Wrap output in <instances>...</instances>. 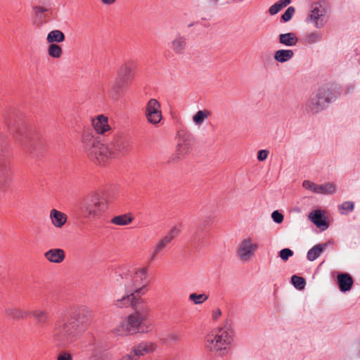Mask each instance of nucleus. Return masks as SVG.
I'll list each match as a JSON object with an SVG mask.
<instances>
[{"instance_id":"nucleus-20","label":"nucleus","mask_w":360,"mask_h":360,"mask_svg":"<svg viewBox=\"0 0 360 360\" xmlns=\"http://www.w3.org/2000/svg\"><path fill=\"white\" fill-rule=\"evenodd\" d=\"M337 281L341 292H348L352 287L353 279L349 274L341 273L338 274Z\"/></svg>"},{"instance_id":"nucleus-31","label":"nucleus","mask_w":360,"mask_h":360,"mask_svg":"<svg viewBox=\"0 0 360 360\" xmlns=\"http://www.w3.org/2000/svg\"><path fill=\"white\" fill-rule=\"evenodd\" d=\"M291 2V0H279L276 2L274 5H272L269 9V12L270 15H274L277 14L279 11H281L283 8L286 7Z\"/></svg>"},{"instance_id":"nucleus-16","label":"nucleus","mask_w":360,"mask_h":360,"mask_svg":"<svg viewBox=\"0 0 360 360\" xmlns=\"http://www.w3.org/2000/svg\"><path fill=\"white\" fill-rule=\"evenodd\" d=\"M92 126L98 134H104L111 130L108 118L104 115H99L91 119Z\"/></svg>"},{"instance_id":"nucleus-48","label":"nucleus","mask_w":360,"mask_h":360,"mask_svg":"<svg viewBox=\"0 0 360 360\" xmlns=\"http://www.w3.org/2000/svg\"><path fill=\"white\" fill-rule=\"evenodd\" d=\"M33 10L36 15H41L47 11L46 8L41 6H35Z\"/></svg>"},{"instance_id":"nucleus-28","label":"nucleus","mask_w":360,"mask_h":360,"mask_svg":"<svg viewBox=\"0 0 360 360\" xmlns=\"http://www.w3.org/2000/svg\"><path fill=\"white\" fill-rule=\"evenodd\" d=\"M337 191L336 184L334 183H328L326 184H318L316 194L333 195Z\"/></svg>"},{"instance_id":"nucleus-34","label":"nucleus","mask_w":360,"mask_h":360,"mask_svg":"<svg viewBox=\"0 0 360 360\" xmlns=\"http://www.w3.org/2000/svg\"><path fill=\"white\" fill-rule=\"evenodd\" d=\"M167 248V245L166 244H165V243L163 241H162V240H159L157 243L155 244V245L154 246V248L150 255V261H153L155 259V257H157V255H158L159 254H160L162 252H163L165 250H166Z\"/></svg>"},{"instance_id":"nucleus-3","label":"nucleus","mask_w":360,"mask_h":360,"mask_svg":"<svg viewBox=\"0 0 360 360\" xmlns=\"http://www.w3.org/2000/svg\"><path fill=\"white\" fill-rule=\"evenodd\" d=\"M233 340V332L231 327L225 325L213 330L205 340V347L216 356L223 357L229 351Z\"/></svg>"},{"instance_id":"nucleus-14","label":"nucleus","mask_w":360,"mask_h":360,"mask_svg":"<svg viewBox=\"0 0 360 360\" xmlns=\"http://www.w3.org/2000/svg\"><path fill=\"white\" fill-rule=\"evenodd\" d=\"M117 77L122 84H128L134 77V68L129 62L123 63L119 68Z\"/></svg>"},{"instance_id":"nucleus-25","label":"nucleus","mask_w":360,"mask_h":360,"mask_svg":"<svg viewBox=\"0 0 360 360\" xmlns=\"http://www.w3.org/2000/svg\"><path fill=\"white\" fill-rule=\"evenodd\" d=\"M134 220V217L130 213H125L123 214L114 217L110 222L117 226H127L130 224Z\"/></svg>"},{"instance_id":"nucleus-41","label":"nucleus","mask_w":360,"mask_h":360,"mask_svg":"<svg viewBox=\"0 0 360 360\" xmlns=\"http://www.w3.org/2000/svg\"><path fill=\"white\" fill-rule=\"evenodd\" d=\"M293 255V252L292 250H291L289 248H284V249H282L280 252H279V256L283 260V261H286L289 259V257H290L291 256Z\"/></svg>"},{"instance_id":"nucleus-33","label":"nucleus","mask_w":360,"mask_h":360,"mask_svg":"<svg viewBox=\"0 0 360 360\" xmlns=\"http://www.w3.org/2000/svg\"><path fill=\"white\" fill-rule=\"evenodd\" d=\"M210 115V112L208 110H198L193 117V121L195 124L201 125L205 119Z\"/></svg>"},{"instance_id":"nucleus-9","label":"nucleus","mask_w":360,"mask_h":360,"mask_svg":"<svg viewBox=\"0 0 360 360\" xmlns=\"http://www.w3.org/2000/svg\"><path fill=\"white\" fill-rule=\"evenodd\" d=\"M259 245L250 236L242 238L238 245L236 254L242 262H249L255 256Z\"/></svg>"},{"instance_id":"nucleus-13","label":"nucleus","mask_w":360,"mask_h":360,"mask_svg":"<svg viewBox=\"0 0 360 360\" xmlns=\"http://www.w3.org/2000/svg\"><path fill=\"white\" fill-rule=\"evenodd\" d=\"M158 349V345L152 341H141L131 348V353L136 360L146 355L155 352Z\"/></svg>"},{"instance_id":"nucleus-26","label":"nucleus","mask_w":360,"mask_h":360,"mask_svg":"<svg viewBox=\"0 0 360 360\" xmlns=\"http://www.w3.org/2000/svg\"><path fill=\"white\" fill-rule=\"evenodd\" d=\"M65 39L63 32L59 30H54L48 33L46 37L47 43L56 44L64 41Z\"/></svg>"},{"instance_id":"nucleus-45","label":"nucleus","mask_w":360,"mask_h":360,"mask_svg":"<svg viewBox=\"0 0 360 360\" xmlns=\"http://www.w3.org/2000/svg\"><path fill=\"white\" fill-rule=\"evenodd\" d=\"M181 227L179 226H173L170 231L168 232V233L174 238L177 236H179L181 233Z\"/></svg>"},{"instance_id":"nucleus-22","label":"nucleus","mask_w":360,"mask_h":360,"mask_svg":"<svg viewBox=\"0 0 360 360\" xmlns=\"http://www.w3.org/2000/svg\"><path fill=\"white\" fill-rule=\"evenodd\" d=\"M278 41L285 46H294L297 44L298 38L294 32H288L279 34Z\"/></svg>"},{"instance_id":"nucleus-1","label":"nucleus","mask_w":360,"mask_h":360,"mask_svg":"<svg viewBox=\"0 0 360 360\" xmlns=\"http://www.w3.org/2000/svg\"><path fill=\"white\" fill-rule=\"evenodd\" d=\"M82 148L89 158L95 163L103 165L109 160L119 158L128 154L131 145L130 141L117 136L108 143H101L93 131L86 130L82 136Z\"/></svg>"},{"instance_id":"nucleus-7","label":"nucleus","mask_w":360,"mask_h":360,"mask_svg":"<svg viewBox=\"0 0 360 360\" xmlns=\"http://www.w3.org/2000/svg\"><path fill=\"white\" fill-rule=\"evenodd\" d=\"M329 19V9L321 2H314L310 6L306 22L316 29H321L328 24Z\"/></svg>"},{"instance_id":"nucleus-32","label":"nucleus","mask_w":360,"mask_h":360,"mask_svg":"<svg viewBox=\"0 0 360 360\" xmlns=\"http://www.w3.org/2000/svg\"><path fill=\"white\" fill-rule=\"evenodd\" d=\"M354 202L352 201H345L338 205V210L342 215H347L354 211Z\"/></svg>"},{"instance_id":"nucleus-21","label":"nucleus","mask_w":360,"mask_h":360,"mask_svg":"<svg viewBox=\"0 0 360 360\" xmlns=\"http://www.w3.org/2000/svg\"><path fill=\"white\" fill-rule=\"evenodd\" d=\"M309 219L318 227L323 231L328 229V225L323 218V214L321 210H316L309 214Z\"/></svg>"},{"instance_id":"nucleus-5","label":"nucleus","mask_w":360,"mask_h":360,"mask_svg":"<svg viewBox=\"0 0 360 360\" xmlns=\"http://www.w3.org/2000/svg\"><path fill=\"white\" fill-rule=\"evenodd\" d=\"M331 84H326L314 91L306 103L307 110L312 113H318L326 109L338 96Z\"/></svg>"},{"instance_id":"nucleus-8","label":"nucleus","mask_w":360,"mask_h":360,"mask_svg":"<svg viewBox=\"0 0 360 360\" xmlns=\"http://www.w3.org/2000/svg\"><path fill=\"white\" fill-rule=\"evenodd\" d=\"M193 143V137L182 131H179L176 134V145L175 153L169 158V162H174L187 155L192 149Z\"/></svg>"},{"instance_id":"nucleus-30","label":"nucleus","mask_w":360,"mask_h":360,"mask_svg":"<svg viewBox=\"0 0 360 360\" xmlns=\"http://www.w3.org/2000/svg\"><path fill=\"white\" fill-rule=\"evenodd\" d=\"M124 84H122L121 82L117 84H115L112 86L108 91V95L109 98L113 101H118L121 96H122V92L121 89Z\"/></svg>"},{"instance_id":"nucleus-38","label":"nucleus","mask_w":360,"mask_h":360,"mask_svg":"<svg viewBox=\"0 0 360 360\" xmlns=\"http://www.w3.org/2000/svg\"><path fill=\"white\" fill-rule=\"evenodd\" d=\"M291 283L292 284L299 290H302L305 286V281L304 279L296 275H294L291 277Z\"/></svg>"},{"instance_id":"nucleus-54","label":"nucleus","mask_w":360,"mask_h":360,"mask_svg":"<svg viewBox=\"0 0 360 360\" xmlns=\"http://www.w3.org/2000/svg\"><path fill=\"white\" fill-rule=\"evenodd\" d=\"M210 2H212L214 4H217L219 0H209Z\"/></svg>"},{"instance_id":"nucleus-50","label":"nucleus","mask_w":360,"mask_h":360,"mask_svg":"<svg viewBox=\"0 0 360 360\" xmlns=\"http://www.w3.org/2000/svg\"><path fill=\"white\" fill-rule=\"evenodd\" d=\"M169 338L171 340L174 341V342H177L181 340V335H180V334H179L177 333H171L169 335Z\"/></svg>"},{"instance_id":"nucleus-49","label":"nucleus","mask_w":360,"mask_h":360,"mask_svg":"<svg viewBox=\"0 0 360 360\" xmlns=\"http://www.w3.org/2000/svg\"><path fill=\"white\" fill-rule=\"evenodd\" d=\"M221 316V311L219 309L213 310L212 313V318L213 320H217Z\"/></svg>"},{"instance_id":"nucleus-29","label":"nucleus","mask_w":360,"mask_h":360,"mask_svg":"<svg viewBox=\"0 0 360 360\" xmlns=\"http://www.w3.org/2000/svg\"><path fill=\"white\" fill-rule=\"evenodd\" d=\"M31 314L40 325L44 324L49 317V312L45 309H35Z\"/></svg>"},{"instance_id":"nucleus-44","label":"nucleus","mask_w":360,"mask_h":360,"mask_svg":"<svg viewBox=\"0 0 360 360\" xmlns=\"http://www.w3.org/2000/svg\"><path fill=\"white\" fill-rule=\"evenodd\" d=\"M15 139H16V141L18 143V144L23 148H25L26 147V143H25V141H24V134L22 132H17L16 135H15Z\"/></svg>"},{"instance_id":"nucleus-36","label":"nucleus","mask_w":360,"mask_h":360,"mask_svg":"<svg viewBox=\"0 0 360 360\" xmlns=\"http://www.w3.org/2000/svg\"><path fill=\"white\" fill-rule=\"evenodd\" d=\"M6 314L11 318L15 319H25L27 317V313L17 308H11L6 309Z\"/></svg>"},{"instance_id":"nucleus-19","label":"nucleus","mask_w":360,"mask_h":360,"mask_svg":"<svg viewBox=\"0 0 360 360\" xmlns=\"http://www.w3.org/2000/svg\"><path fill=\"white\" fill-rule=\"evenodd\" d=\"M49 218L52 225L57 229L62 228L68 221L67 215L56 209H52L50 211Z\"/></svg>"},{"instance_id":"nucleus-27","label":"nucleus","mask_w":360,"mask_h":360,"mask_svg":"<svg viewBox=\"0 0 360 360\" xmlns=\"http://www.w3.org/2000/svg\"><path fill=\"white\" fill-rule=\"evenodd\" d=\"M307 44L311 45L321 42L323 40V34L319 31H312L307 33L303 39Z\"/></svg>"},{"instance_id":"nucleus-2","label":"nucleus","mask_w":360,"mask_h":360,"mask_svg":"<svg viewBox=\"0 0 360 360\" xmlns=\"http://www.w3.org/2000/svg\"><path fill=\"white\" fill-rule=\"evenodd\" d=\"M92 316V310L85 305L75 308L69 320L60 319L56 323L52 342L58 347L70 345L86 330Z\"/></svg>"},{"instance_id":"nucleus-40","label":"nucleus","mask_w":360,"mask_h":360,"mask_svg":"<svg viewBox=\"0 0 360 360\" xmlns=\"http://www.w3.org/2000/svg\"><path fill=\"white\" fill-rule=\"evenodd\" d=\"M302 186L305 189L311 191L314 193H316V192H317L318 184H316L314 182H311L309 180L304 181L302 182Z\"/></svg>"},{"instance_id":"nucleus-4","label":"nucleus","mask_w":360,"mask_h":360,"mask_svg":"<svg viewBox=\"0 0 360 360\" xmlns=\"http://www.w3.org/2000/svg\"><path fill=\"white\" fill-rule=\"evenodd\" d=\"M150 308L146 304L138 305L134 308L126 320L122 321L112 330L116 336H126L130 334L142 333L143 323L147 320Z\"/></svg>"},{"instance_id":"nucleus-6","label":"nucleus","mask_w":360,"mask_h":360,"mask_svg":"<svg viewBox=\"0 0 360 360\" xmlns=\"http://www.w3.org/2000/svg\"><path fill=\"white\" fill-rule=\"evenodd\" d=\"M120 276V291L123 288L135 296L136 295H143L145 293V288L148 285L146 268L139 269L133 275L123 274Z\"/></svg>"},{"instance_id":"nucleus-42","label":"nucleus","mask_w":360,"mask_h":360,"mask_svg":"<svg viewBox=\"0 0 360 360\" xmlns=\"http://www.w3.org/2000/svg\"><path fill=\"white\" fill-rule=\"evenodd\" d=\"M103 352L98 349H94L89 358V360H103Z\"/></svg>"},{"instance_id":"nucleus-53","label":"nucleus","mask_w":360,"mask_h":360,"mask_svg":"<svg viewBox=\"0 0 360 360\" xmlns=\"http://www.w3.org/2000/svg\"><path fill=\"white\" fill-rule=\"evenodd\" d=\"M116 0H101L105 5H111L115 2Z\"/></svg>"},{"instance_id":"nucleus-11","label":"nucleus","mask_w":360,"mask_h":360,"mask_svg":"<svg viewBox=\"0 0 360 360\" xmlns=\"http://www.w3.org/2000/svg\"><path fill=\"white\" fill-rule=\"evenodd\" d=\"M145 116L147 121L155 126L160 122L162 115L161 105L158 100L155 98L149 99L146 105Z\"/></svg>"},{"instance_id":"nucleus-47","label":"nucleus","mask_w":360,"mask_h":360,"mask_svg":"<svg viewBox=\"0 0 360 360\" xmlns=\"http://www.w3.org/2000/svg\"><path fill=\"white\" fill-rule=\"evenodd\" d=\"M57 360H72V357L69 352H62L58 354Z\"/></svg>"},{"instance_id":"nucleus-18","label":"nucleus","mask_w":360,"mask_h":360,"mask_svg":"<svg viewBox=\"0 0 360 360\" xmlns=\"http://www.w3.org/2000/svg\"><path fill=\"white\" fill-rule=\"evenodd\" d=\"M45 259L50 263L60 264L65 257V251L60 248H52L44 254Z\"/></svg>"},{"instance_id":"nucleus-43","label":"nucleus","mask_w":360,"mask_h":360,"mask_svg":"<svg viewBox=\"0 0 360 360\" xmlns=\"http://www.w3.org/2000/svg\"><path fill=\"white\" fill-rule=\"evenodd\" d=\"M271 217L274 221L277 224H281L283 221V215L277 210L272 212Z\"/></svg>"},{"instance_id":"nucleus-24","label":"nucleus","mask_w":360,"mask_h":360,"mask_svg":"<svg viewBox=\"0 0 360 360\" xmlns=\"http://www.w3.org/2000/svg\"><path fill=\"white\" fill-rule=\"evenodd\" d=\"M326 247H327L326 243H321V244L314 245L313 248H311L307 252V259L311 262L314 261L323 253V252L326 248Z\"/></svg>"},{"instance_id":"nucleus-46","label":"nucleus","mask_w":360,"mask_h":360,"mask_svg":"<svg viewBox=\"0 0 360 360\" xmlns=\"http://www.w3.org/2000/svg\"><path fill=\"white\" fill-rule=\"evenodd\" d=\"M269 152L267 150H260L257 153V160L259 161L265 160L269 155Z\"/></svg>"},{"instance_id":"nucleus-35","label":"nucleus","mask_w":360,"mask_h":360,"mask_svg":"<svg viewBox=\"0 0 360 360\" xmlns=\"http://www.w3.org/2000/svg\"><path fill=\"white\" fill-rule=\"evenodd\" d=\"M47 52L53 58H59L63 54L62 48L57 44H51L49 46Z\"/></svg>"},{"instance_id":"nucleus-12","label":"nucleus","mask_w":360,"mask_h":360,"mask_svg":"<svg viewBox=\"0 0 360 360\" xmlns=\"http://www.w3.org/2000/svg\"><path fill=\"white\" fill-rule=\"evenodd\" d=\"M124 293L121 295L118 290L115 291L113 305L117 308H125L131 306L134 308L142 303L143 300L136 297L129 291L124 289Z\"/></svg>"},{"instance_id":"nucleus-52","label":"nucleus","mask_w":360,"mask_h":360,"mask_svg":"<svg viewBox=\"0 0 360 360\" xmlns=\"http://www.w3.org/2000/svg\"><path fill=\"white\" fill-rule=\"evenodd\" d=\"M120 360H136L131 352L123 355Z\"/></svg>"},{"instance_id":"nucleus-15","label":"nucleus","mask_w":360,"mask_h":360,"mask_svg":"<svg viewBox=\"0 0 360 360\" xmlns=\"http://www.w3.org/2000/svg\"><path fill=\"white\" fill-rule=\"evenodd\" d=\"M11 163L3 157H0V188L7 186L11 181Z\"/></svg>"},{"instance_id":"nucleus-10","label":"nucleus","mask_w":360,"mask_h":360,"mask_svg":"<svg viewBox=\"0 0 360 360\" xmlns=\"http://www.w3.org/2000/svg\"><path fill=\"white\" fill-rule=\"evenodd\" d=\"M108 200L97 193L89 196L84 202L83 209L88 218H95L107 209Z\"/></svg>"},{"instance_id":"nucleus-51","label":"nucleus","mask_w":360,"mask_h":360,"mask_svg":"<svg viewBox=\"0 0 360 360\" xmlns=\"http://www.w3.org/2000/svg\"><path fill=\"white\" fill-rule=\"evenodd\" d=\"M173 239L174 238L169 233L160 238V240H162V241H163L167 246Z\"/></svg>"},{"instance_id":"nucleus-17","label":"nucleus","mask_w":360,"mask_h":360,"mask_svg":"<svg viewBox=\"0 0 360 360\" xmlns=\"http://www.w3.org/2000/svg\"><path fill=\"white\" fill-rule=\"evenodd\" d=\"M188 46L187 39L185 36L176 34L171 41L169 47L177 55L184 54Z\"/></svg>"},{"instance_id":"nucleus-23","label":"nucleus","mask_w":360,"mask_h":360,"mask_svg":"<svg viewBox=\"0 0 360 360\" xmlns=\"http://www.w3.org/2000/svg\"><path fill=\"white\" fill-rule=\"evenodd\" d=\"M294 56V51L291 49H279L274 53V59L281 63L290 60Z\"/></svg>"},{"instance_id":"nucleus-39","label":"nucleus","mask_w":360,"mask_h":360,"mask_svg":"<svg viewBox=\"0 0 360 360\" xmlns=\"http://www.w3.org/2000/svg\"><path fill=\"white\" fill-rule=\"evenodd\" d=\"M295 9L292 6L288 7L281 16L283 22L289 21L295 14Z\"/></svg>"},{"instance_id":"nucleus-37","label":"nucleus","mask_w":360,"mask_h":360,"mask_svg":"<svg viewBox=\"0 0 360 360\" xmlns=\"http://www.w3.org/2000/svg\"><path fill=\"white\" fill-rule=\"evenodd\" d=\"M208 298V296L205 294H196L191 293L189 295V300L193 302L195 304H201Z\"/></svg>"}]
</instances>
